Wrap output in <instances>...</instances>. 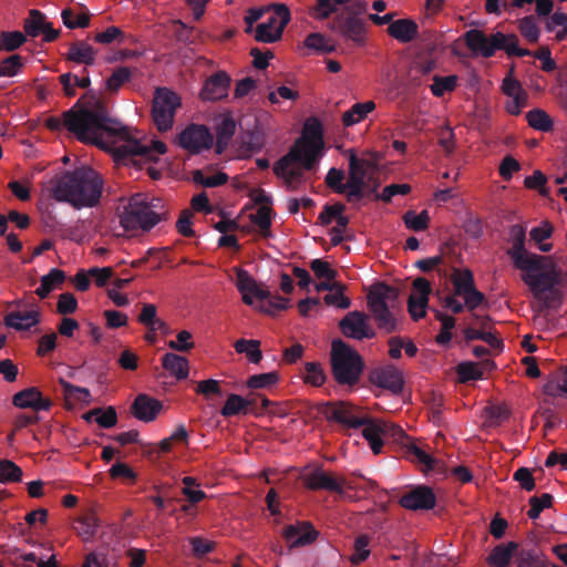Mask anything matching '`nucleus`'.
I'll return each instance as SVG.
<instances>
[{"label": "nucleus", "mask_w": 567, "mask_h": 567, "mask_svg": "<svg viewBox=\"0 0 567 567\" xmlns=\"http://www.w3.org/2000/svg\"><path fill=\"white\" fill-rule=\"evenodd\" d=\"M118 121L110 116L105 102L94 91H87L73 107L61 116H50L44 125L53 132L68 130L80 142L103 146V136L117 131Z\"/></svg>", "instance_id": "1"}, {"label": "nucleus", "mask_w": 567, "mask_h": 567, "mask_svg": "<svg viewBox=\"0 0 567 567\" xmlns=\"http://www.w3.org/2000/svg\"><path fill=\"white\" fill-rule=\"evenodd\" d=\"M322 412L329 421L338 422L349 429L363 427L362 435L369 442L374 454L381 453L383 439L399 440L404 434L400 426L372 419L344 401L327 402Z\"/></svg>", "instance_id": "2"}, {"label": "nucleus", "mask_w": 567, "mask_h": 567, "mask_svg": "<svg viewBox=\"0 0 567 567\" xmlns=\"http://www.w3.org/2000/svg\"><path fill=\"white\" fill-rule=\"evenodd\" d=\"M463 40L474 55L485 59L494 56L497 50H503L509 58L533 55L542 61L544 72H553L557 68L548 47H542L535 52L522 49L518 47L519 39L514 33L505 34L497 31L488 35L482 30L470 29L463 34Z\"/></svg>", "instance_id": "3"}, {"label": "nucleus", "mask_w": 567, "mask_h": 567, "mask_svg": "<svg viewBox=\"0 0 567 567\" xmlns=\"http://www.w3.org/2000/svg\"><path fill=\"white\" fill-rule=\"evenodd\" d=\"M103 192L101 175L89 166L66 171L52 189L56 202L68 203L75 209L99 205Z\"/></svg>", "instance_id": "4"}, {"label": "nucleus", "mask_w": 567, "mask_h": 567, "mask_svg": "<svg viewBox=\"0 0 567 567\" xmlns=\"http://www.w3.org/2000/svg\"><path fill=\"white\" fill-rule=\"evenodd\" d=\"M323 147V132L320 121L310 117L303 125V133L289 152L274 164V173L281 174L292 163H300L307 171H311Z\"/></svg>", "instance_id": "5"}, {"label": "nucleus", "mask_w": 567, "mask_h": 567, "mask_svg": "<svg viewBox=\"0 0 567 567\" xmlns=\"http://www.w3.org/2000/svg\"><path fill=\"white\" fill-rule=\"evenodd\" d=\"M537 260L530 268H519L523 271L522 280L529 288L535 299L549 307L555 300L558 291L556 286L561 285V269L551 256L538 255Z\"/></svg>", "instance_id": "6"}, {"label": "nucleus", "mask_w": 567, "mask_h": 567, "mask_svg": "<svg viewBox=\"0 0 567 567\" xmlns=\"http://www.w3.org/2000/svg\"><path fill=\"white\" fill-rule=\"evenodd\" d=\"M367 300L378 328L386 333L396 331L394 312L399 307V289L385 282H378L370 288Z\"/></svg>", "instance_id": "7"}, {"label": "nucleus", "mask_w": 567, "mask_h": 567, "mask_svg": "<svg viewBox=\"0 0 567 567\" xmlns=\"http://www.w3.org/2000/svg\"><path fill=\"white\" fill-rule=\"evenodd\" d=\"M330 363L332 375L339 384L353 386L359 383L364 363L358 351L341 339L332 341Z\"/></svg>", "instance_id": "8"}, {"label": "nucleus", "mask_w": 567, "mask_h": 567, "mask_svg": "<svg viewBox=\"0 0 567 567\" xmlns=\"http://www.w3.org/2000/svg\"><path fill=\"white\" fill-rule=\"evenodd\" d=\"M236 271V287L243 295V301L251 306L254 305L252 297L259 300H267V307L260 308L261 311L274 316L277 311L286 310L289 300L281 296H271L270 291L262 289L254 277L243 268H235Z\"/></svg>", "instance_id": "9"}, {"label": "nucleus", "mask_w": 567, "mask_h": 567, "mask_svg": "<svg viewBox=\"0 0 567 567\" xmlns=\"http://www.w3.org/2000/svg\"><path fill=\"white\" fill-rule=\"evenodd\" d=\"M116 126V133L106 134V136H118L123 141L116 148L120 156H138L146 162H157L158 155L166 153L167 147L162 141L153 140L151 144H143L140 140L132 138L128 128L123 126L120 122Z\"/></svg>", "instance_id": "10"}, {"label": "nucleus", "mask_w": 567, "mask_h": 567, "mask_svg": "<svg viewBox=\"0 0 567 567\" xmlns=\"http://www.w3.org/2000/svg\"><path fill=\"white\" fill-rule=\"evenodd\" d=\"M181 106V97L167 87H157L152 102V117L159 132L173 127L176 110Z\"/></svg>", "instance_id": "11"}, {"label": "nucleus", "mask_w": 567, "mask_h": 567, "mask_svg": "<svg viewBox=\"0 0 567 567\" xmlns=\"http://www.w3.org/2000/svg\"><path fill=\"white\" fill-rule=\"evenodd\" d=\"M159 219V215L147 203H144L138 195L130 199L120 215V224L125 230H136L138 228L150 230Z\"/></svg>", "instance_id": "12"}, {"label": "nucleus", "mask_w": 567, "mask_h": 567, "mask_svg": "<svg viewBox=\"0 0 567 567\" xmlns=\"http://www.w3.org/2000/svg\"><path fill=\"white\" fill-rule=\"evenodd\" d=\"M453 295L466 301L467 311L474 312L477 308L487 302L483 292L477 290L473 272L468 268H454L451 275Z\"/></svg>", "instance_id": "13"}, {"label": "nucleus", "mask_w": 567, "mask_h": 567, "mask_svg": "<svg viewBox=\"0 0 567 567\" xmlns=\"http://www.w3.org/2000/svg\"><path fill=\"white\" fill-rule=\"evenodd\" d=\"M274 12L267 21L256 27L255 39L262 43H274L281 39L285 28L290 21V11L284 3L272 6Z\"/></svg>", "instance_id": "14"}, {"label": "nucleus", "mask_w": 567, "mask_h": 567, "mask_svg": "<svg viewBox=\"0 0 567 567\" xmlns=\"http://www.w3.org/2000/svg\"><path fill=\"white\" fill-rule=\"evenodd\" d=\"M177 143L189 155H197L212 148L214 136L205 125L192 123L178 134Z\"/></svg>", "instance_id": "15"}, {"label": "nucleus", "mask_w": 567, "mask_h": 567, "mask_svg": "<svg viewBox=\"0 0 567 567\" xmlns=\"http://www.w3.org/2000/svg\"><path fill=\"white\" fill-rule=\"evenodd\" d=\"M509 236L512 247L507 250L515 268H530L536 266V261L542 258L537 254L529 252L526 250V229L519 224L513 225L509 228Z\"/></svg>", "instance_id": "16"}, {"label": "nucleus", "mask_w": 567, "mask_h": 567, "mask_svg": "<svg viewBox=\"0 0 567 567\" xmlns=\"http://www.w3.org/2000/svg\"><path fill=\"white\" fill-rule=\"evenodd\" d=\"M331 30L357 45L365 42L367 23L354 13L337 16L331 23Z\"/></svg>", "instance_id": "17"}, {"label": "nucleus", "mask_w": 567, "mask_h": 567, "mask_svg": "<svg viewBox=\"0 0 567 567\" xmlns=\"http://www.w3.org/2000/svg\"><path fill=\"white\" fill-rule=\"evenodd\" d=\"M398 503L409 511H429L434 508L436 496L432 487L421 484L402 494Z\"/></svg>", "instance_id": "18"}, {"label": "nucleus", "mask_w": 567, "mask_h": 567, "mask_svg": "<svg viewBox=\"0 0 567 567\" xmlns=\"http://www.w3.org/2000/svg\"><path fill=\"white\" fill-rule=\"evenodd\" d=\"M514 65L502 82V92L511 97L506 103V111L512 115L520 114L523 107L527 105L528 94L523 89L522 83L514 78Z\"/></svg>", "instance_id": "19"}, {"label": "nucleus", "mask_w": 567, "mask_h": 567, "mask_svg": "<svg viewBox=\"0 0 567 567\" xmlns=\"http://www.w3.org/2000/svg\"><path fill=\"white\" fill-rule=\"evenodd\" d=\"M341 332L355 340L370 339L375 336L368 323V316L360 311L348 312L339 322Z\"/></svg>", "instance_id": "20"}, {"label": "nucleus", "mask_w": 567, "mask_h": 567, "mask_svg": "<svg viewBox=\"0 0 567 567\" xmlns=\"http://www.w3.org/2000/svg\"><path fill=\"white\" fill-rule=\"evenodd\" d=\"M369 379L373 385L388 390L392 394H400L404 388L402 372L392 364L372 370Z\"/></svg>", "instance_id": "21"}, {"label": "nucleus", "mask_w": 567, "mask_h": 567, "mask_svg": "<svg viewBox=\"0 0 567 567\" xmlns=\"http://www.w3.org/2000/svg\"><path fill=\"white\" fill-rule=\"evenodd\" d=\"M305 485L311 491L324 489L339 495L344 494L348 485L344 478H337L331 473L316 468L303 477Z\"/></svg>", "instance_id": "22"}, {"label": "nucleus", "mask_w": 567, "mask_h": 567, "mask_svg": "<svg viewBox=\"0 0 567 567\" xmlns=\"http://www.w3.org/2000/svg\"><path fill=\"white\" fill-rule=\"evenodd\" d=\"M432 292L431 285L427 279L419 277L413 281V292L408 299V310L413 320L417 321L426 315L429 296Z\"/></svg>", "instance_id": "23"}, {"label": "nucleus", "mask_w": 567, "mask_h": 567, "mask_svg": "<svg viewBox=\"0 0 567 567\" xmlns=\"http://www.w3.org/2000/svg\"><path fill=\"white\" fill-rule=\"evenodd\" d=\"M231 79L225 71H218L206 79L199 93L203 101L216 102L228 95Z\"/></svg>", "instance_id": "24"}, {"label": "nucleus", "mask_w": 567, "mask_h": 567, "mask_svg": "<svg viewBox=\"0 0 567 567\" xmlns=\"http://www.w3.org/2000/svg\"><path fill=\"white\" fill-rule=\"evenodd\" d=\"M318 535L319 533L308 522L288 525L282 532V536L290 549L312 544Z\"/></svg>", "instance_id": "25"}, {"label": "nucleus", "mask_w": 567, "mask_h": 567, "mask_svg": "<svg viewBox=\"0 0 567 567\" xmlns=\"http://www.w3.org/2000/svg\"><path fill=\"white\" fill-rule=\"evenodd\" d=\"M163 409L159 400L145 393H140L131 404L130 412L138 421L153 422Z\"/></svg>", "instance_id": "26"}, {"label": "nucleus", "mask_w": 567, "mask_h": 567, "mask_svg": "<svg viewBox=\"0 0 567 567\" xmlns=\"http://www.w3.org/2000/svg\"><path fill=\"white\" fill-rule=\"evenodd\" d=\"M12 403L20 409H32L34 411H48L52 406V401L43 398L41 391L35 386H30L19 391L12 398Z\"/></svg>", "instance_id": "27"}, {"label": "nucleus", "mask_w": 567, "mask_h": 567, "mask_svg": "<svg viewBox=\"0 0 567 567\" xmlns=\"http://www.w3.org/2000/svg\"><path fill=\"white\" fill-rule=\"evenodd\" d=\"M96 54L97 51L91 44L84 40H78L69 45L65 59L78 64L93 65Z\"/></svg>", "instance_id": "28"}, {"label": "nucleus", "mask_w": 567, "mask_h": 567, "mask_svg": "<svg viewBox=\"0 0 567 567\" xmlns=\"http://www.w3.org/2000/svg\"><path fill=\"white\" fill-rule=\"evenodd\" d=\"M40 322V312L30 311H12L4 317V324L17 331H28Z\"/></svg>", "instance_id": "29"}, {"label": "nucleus", "mask_w": 567, "mask_h": 567, "mask_svg": "<svg viewBox=\"0 0 567 567\" xmlns=\"http://www.w3.org/2000/svg\"><path fill=\"white\" fill-rule=\"evenodd\" d=\"M419 27L410 19H399L388 27V33L402 43L412 41L417 35Z\"/></svg>", "instance_id": "30"}, {"label": "nucleus", "mask_w": 567, "mask_h": 567, "mask_svg": "<svg viewBox=\"0 0 567 567\" xmlns=\"http://www.w3.org/2000/svg\"><path fill=\"white\" fill-rule=\"evenodd\" d=\"M518 544L508 542L495 546L487 557V564L491 567H509L514 553L517 550Z\"/></svg>", "instance_id": "31"}, {"label": "nucleus", "mask_w": 567, "mask_h": 567, "mask_svg": "<svg viewBox=\"0 0 567 567\" xmlns=\"http://www.w3.org/2000/svg\"><path fill=\"white\" fill-rule=\"evenodd\" d=\"M162 365L177 380H185L189 373L188 360L176 353H165L162 357Z\"/></svg>", "instance_id": "32"}, {"label": "nucleus", "mask_w": 567, "mask_h": 567, "mask_svg": "<svg viewBox=\"0 0 567 567\" xmlns=\"http://www.w3.org/2000/svg\"><path fill=\"white\" fill-rule=\"evenodd\" d=\"M266 140L267 130L265 125L256 121L254 127L246 133L244 146L251 153H258L264 148Z\"/></svg>", "instance_id": "33"}, {"label": "nucleus", "mask_w": 567, "mask_h": 567, "mask_svg": "<svg viewBox=\"0 0 567 567\" xmlns=\"http://www.w3.org/2000/svg\"><path fill=\"white\" fill-rule=\"evenodd\" d=\"M132 75L133 72L128 66L115 68L112 74L105 80L104 90L111 95L117 94L120 89L131 81Z\"/></svg>", "instance_id": "34"}, {"label": "nucleus", "mask_w": 567, "mask_h": 567, "mask_svg": "<svg viewBox=\"0 0 567 567\" xmlns=\"http://www.w3.org/2000/svg\"><path fill=\"white\" fill-rule=\"evenodd\" d=\"M65 279V272L58 268H52L47 275L41 277L40 286L35 293L41 298H47L55 286L61 285Z\"/></svg>", "instance_id": "35"}, {"label": "nucleus", "mask_w": 567, "mask_h": 567, "mask_svg": "<svg viewBox=\"0 0 567 567\" xmlns=\"http://www.w3.org/2000/svg\"><path fill=\"white\" fill-rule=\"evenodd\" d=\"M516 567H550V563L536 548L522 549L516 556Z\"/></svg>", "instance_id": "36"}, {"label": "nucleus", "mask_w": 567, "mask_h": 567, "mask_svg": "<svg viewBox=\"0 0 567 567\" xmlns=\"http://www.w3.org/2000/svg\"><path fill=\"white\" fill-rule=\"evenodd\" d=\"M99 522L93 511H87L75 519L74 529L85 540L92 538L97 529Z\"/></svg>", "instance_id": "37"}, {"label": "nucleus", "mask_w": 567, "mask_h": 567, "mask_svg": "<svg viewBox=\"0 0 567 567\" xmlns=\"http://www.w3.org/2000/svg\"><path fill=\"white\" fill-rule=\"evenodd\" d=\"M236 131V122L233 117L227 116L221 120V122L216 127V152L223 153V151L227 147L231 137L234 136Z\"/></svg>", "instance_id": "38"}, {"label": "nucleus", "mask_w": 567, "mask_h": 567, "mask_svg": "<svg viewBox=\"0 0 567 567\" xmlns=\"http://www.w3.org/2000/svg\"><path fill=\"white\" fill-rule=\"evenodd\" d=\"M375 109L373 101H367L364 103H355L350 110L343 113L342 124L344 126H352L361 120L365 118L367 115Z\"/></svg>", "instance_id": "39"}, {"label": "nucleus", "mask_w": 567, "mask_h": 567, "mask_svg": "<svg viewBox=\"0 0 567 567\" xmlns=\"http://www.w3.org/2000/svg\"><path fill=\"white\" fill-rule=\"evenodd\" d=\"M250 405L251 401L231 393L228 395L224 406L221 408L220 414L225 417H230L240 413L247 414Z\"/></svg>", "instance_id": "40"}, {"label": "nucleus", "mask_w": 567, "mask_h": 567, "mask_svg": "<svg viewBox=\"0 0 567 567\" xmlns=\"http://www.w3.org/2000/svg\"><path fill=\"white\" fill-rule=\"evenodd\" d=\"M60 384L63 391V395L65 398V401L68 403H86L89 404L91 402V393L89 389L73 385L72 383L60 380Z\"/></svg>", "instance_id": "41"}, {"label": "nucleus", "mask_w": 567, "mask_h": 567, "mask_svg": "<svg viewBox=\"0 0 567 567\" xmlns=\"http://www.w3.org/2000/svg\"><path fill=\"white\" fill-rule=\"evenodd\" d=\"M234 348L238 353H245L251 363H259L262 359L260 350V341L250 339H239L235 342Z\"/></svg>", "instance_id": "42"}, {"label": "nucleus", "mask_w": 567, "mask_h": 567, "mask_svg": "<svg viewBox=\"0 0 567 567\" xmlns=\"http://www.w3.org/2000/svg\"><path fill=\"white\" fill-rule=\"evenodd\" d=\"M303 45L307 49L322 54L332 53L336 50L334 44L331 43V41L327 39L324 34L319 32L308 34L303 41Z\"/></svg>", "instance_id": "43"}, {"label": "nucleus", "mask_w": 567, "mask_h": 567, "mask_svg": "<svg viewBox=\"0 0 567 567\" xmlns=\"http://www.w3.org/2000/svg\"><path fill=\"white\" fill-rule=\"evenodd\" d=\"M526 120L530 127L542 132H550L554 126L550 116L542 109H533L527 112Z\"/></svg>", "instance_id": "44"}, {"label": "nucleus", "mask_w": 567, "mask_h": 567, "mask_svg": "<svg viewBox=\"0 0 567 567\" xmlns=\"http://www.w3.org/2000/svg\"><path fill=\"white\" fill-rule=\"evenodd\" d=\"M271 208L270 206L264 205L257 209L256 214L250 215V221L258 226L260 235L265 238L271 235Z\"/></svg>", "instance_id": "45"}, {"label": "nucleus", "mask_w": 567, "mask_h": 567, "mask_svg": "<svg viewBox=\"0 0 567 567\" xmlns=\"http://www.w3.org/2000/svg\"><path fill=\"white\" fill-rule=\"evenodd\" d=\"M23 472L14 462L10 460H0V482L17 483L22 480Z\"/></svg>", "instance_id": "46"}, {"label": "nucleus", "mask_w": 567, "mask_h": 567, "mask_svg": "<svg viewBox=\"0 0 567 567\" xmlns=\"http://www.w3.org/2000/svg\"><path fill=\"white\" fill-rule=\"evenodd\" d=\"M24 59L20 54H12L0 62V76L12 78L20 73Z\"/></svg>", "instance_id": "47"}, {"label": "nucleus", "mask_w": 567, "mask_h": 567, "mask_svg": "<svg viewBox=\"0 0 567 567\" xmlns=\"http://www.w3.org/2000/svg\"><path fill=\"white\" fill-rule=\"evenodd\" d=\"M370 537L365 534L359 535L353 544L354 554L350 557V561L353 565H360L370 555Z\"/></svg>", "instance_id": "48"}, {"label": "nucleus", "mask_w": 567, "mask_h": 567, "mask_svg": "<svg viewBox=\"0 0 567 567\" xmlns=\"http://www.w3.org/2000/svg\"><path fill=\"white\" fill-rule=\"evenodd\" d=\"M25 41V35L20 31H3L0 33V51H14Z\"/></svg>", "instance_id": "49"}, {"label": "nucleus", "mask_w": 567, "mask_h": 567, "mask_svg": "<svg viewBox=\"0 0 567 567\" xmlns=\"http://www.w3.org/2000/svg\"><path fill=\"white\" fill-rule=\"evenodd\" d=\"M403 220L409 229L423 231L427 228L430 217L427 210H422L420 214L409 210L404 214Z\"/></svg>", "instance_id": "50"}, {"label": "nucleus", "mask_w": 567, "mask_h": 567, "mask_svg": "<svg viewBox=\"0 0 567 567\" xmlns=\"http://www.w3.org/2000/svg\"><path fill=\"white\" fill-rule=\"evenodd\" d=\"M457 83L456 75H447L440 76L435 75L433 78V84L430 86L431 92L434 96H443L445 92H451L455 89Z\"/></svg>", "instance_id": "51"}, {"label": "nucleus", "mask_w": 567, "mask_h": 567, "mask_svg": "<svg viewBox=\"0 0 567 567\" xmlns=\"http://www.w3.org/2000/svg\"><path fill=\"white\" fill-rule=\"evenodd\" d=\"M44 23V14L39 10L32 9L23 24L25 34L33 38L38 37L42 32Z\"/></svg>", "instance_id": "52"}, {"label": "nucleus", "mask_w": 567, "mask_h": 567, "mask_svg": "<svg viewBox=\"0 0 567 567\" xmlns=\"http://www.w3.org/2000/svg\"><path fill=\"white\" fill-rule=\"evenodd\" d=\"M520 34L530 43L538 42L540 31L538 25L535 22V18L533 16H526L519 20L518 25Z\"/></svg>", "instance_id": "53"}, {"label": "nucleus", "mask_w": 567, "mask_h": 567, "mask_svg": "<svg viewBox=\"0 0 567 567\" xmlns=\"http://www.w3.org/2000/svg\"><path fill=\"white\" fill-rule=\"evenodd\" d=\"M553 496L548 493L542 494L539 497L533 496L529 498L530 508L527 512V516L530 519H536L539 517L540 513L545 508H549L553 505Z\"/></svg>", "instance_id": "54"}, {"label": "nucleus", "mask_w": 567, "mask_h": 567, "mask_svg": "<svg viewBox=\"0 0 567 567\" xmlns=\"http://www.w3.org/2000/svg\"><path fill=\"white\" fill-rule=\"evenodd\" d=\"M339 4L334 0H317L310 9V16L316 20H324L338 11Z\"/></svg>", "instance_id": "55"}, {"label": "nucleus", "mask_w": 567, "mask_h": 567, "mask_svg": "<svg viewBox=\"0 0 567 567\" xmlns=\"http://www.w3.org/2000/svg\"><path fill=\"white\" fill-rule=\"evenodd\" d=\"M279 380V374L276 371L254 374L248 378L247 386L249 389H265L276 384Z\"/></svg>", "instance_id": "56"}, {"label": "nucleus", "mask_w": 567, "mask_h": 567, "mask_svg": "<svg viewBox=\"0 0 567 567\" xmlns=\"http://www.w3.org/2000/svg\"><path fill=\"white\" fill-rule=\"evenodd\" d=\"M306 374L303 380L306 383H309L313 386H320L326 381V374L320 365L317 362H307L305 365Z\"/></svg>", "instance_id": "57"}, {"label": "nucleus", "mask_w": 567, "mask_h": 567, "mask_svg": "<svg viewBox=\"0 0 567 567\" xmlns=\"http://www.w3.org/2000/svg\"><path fill=\"white\" fill-rule=\"evenodd\" d=\"M63 23L69 29L86 28L90 24V17L86 13L75 14L71 9L61 12Z\"/></svg>", "instance_id": "58"}, {"label": "nucleus", "mask_w": 567, "mask_h": 567, "mask_svg": "<svg viewBox=\"0 0 567 567\" xmlns=\"http://www.w3.org/2000/svg\"><path fill=\"white\" fill-rule=\"evenodd\" d=\"M196 393L204 395L207 400H210L213 396H221L220 382L215 379L199 381L197 382Z\"/></svg>", "instance_id": "59"}, {"label": "nucleus", "mask_w": 567, "mask_h": 567, "mask_svg": "<svg viewBox=\"0 0 567 567\" xmlns=\"http://www.w3.org/2000/svg\"><path fill=\"white\" fill-rule=\"evenodd\" d=\"M408 453L414 461L425 465L427 471L434 470L437 464V460L435 457L431 456L415 444L408 446Z\"/></svg>", "instance_id": "60"}, {"label": "nucleus", "mask_w": 567, "mask_h": 567, "mask_svg": "<svg viewBox=\"0 0 567 567\" xmlns=\"http://www.w3.org/2000/svg\"><path fill=\"white\" fill-rule=\"evenodd\" d=\"M346 209V206L341 203H337L334 205L326 204L323 206L322 212L318 216L317 224L321 226H328L331 224L332 219H336L338 215L342 214Z\"/></svg>", "instance_id": "61"}, {"label": "nucleus", "mask_w": 567, "mask_h": 567, "mask_svg": "<svg viewBox=\"0 0 567 567\" xmlns=\"http://www.w3.org/2000/svg\"><path fill=\"white\" fill-rule=\"evenodd\" d=\"M457 374L462 382L482 379L483 372L474 362H462L457 365Z\"/></svg>", "instance_id": "62"}, {"label": "nucleus", "mask_w": 567, "mask_h": 567, "mask_svg": "<svg viewBox=\"0 0 567 567\" xmlns=\"http://www.w3.org/2000/svg\"><path fill=\"white\" fill-rule=\"evenodd\" d=\"M192 333L187 330H182L177 333L176 340H171L167 346L175 351L187 352L195 347L192 341Z\"/></svg>", "instance_id": "63"}, {"label": "nucleus", "mask_w": 567, "mask_h": 567, "mask_svg": "<svg viewBox=\"0 0 567 567\" xmlns=\"http://www.w3.org/2000/svg\"><path fill=\"white\" fill-rule=\"evenodd\" d=\"M310 269L319 279L333 280L337 277V271L331 268L328 261L322 259H313L310 262Z\"/></svg>", "instance_id": "64"}]
</instances>
